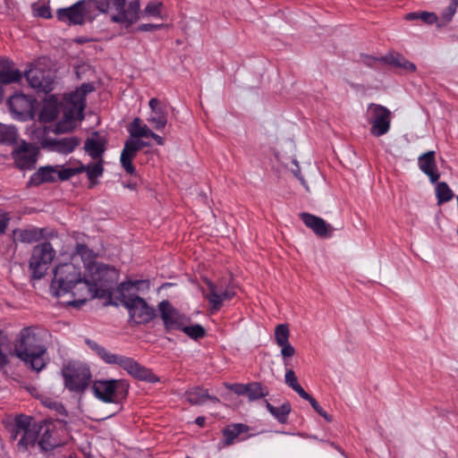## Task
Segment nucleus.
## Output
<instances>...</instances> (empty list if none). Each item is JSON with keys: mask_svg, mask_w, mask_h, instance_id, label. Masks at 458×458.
<instances>
[{"mask_svg": "<svg viewBox=\"0 0 458 458\" xmlns=\"http://www.w3.org/2000/svg\"><path fill=\"white\" fill-rule=\"evenodd\" d=\"M55 256V250L49 242H43L35 246L30 260L33 276L36 278L43 277Z\"/></svg>", "mask_w": 458, "mask_h": 458, "instance_id": "f8f14e48", "label": "nucleus"}, {"mask_svg": "<svg viewBox=\"0 0 458 458\" xmlns=\"http://www.w3.org/2000/svg\"><path fill=\"white\" fill-rule=\"evenodd\" d=\"M84 148L92 159L102 160V155L106 150L105 140L101 138L88 139Z\"/></svg>", "mask_w": 458, "mask_h": 458, "instance_id": "bb28decb", "label": "nucleus"}, {"mask_svg": "<svg viewBox=\"0 0 458 458\" xmlns=\"http://www.w3.org/2000/svg\"><path fill=\"white\" fill-rule=\"evenodd\" d=\"M124 187H127L131 190H134L135 189V184H132V183H129V184H124Z\"/></svg>", "mask_w": 458, "mask_h": 458, "instance_id": "bf43d9fd", "label": "nucleus"}, {"mask_svg": "<svg viewBox=\"0 0 458 458\" xmlns=\"http://www.w3.org/2000/svg\"><path fill=\"white\" fill-rule=\"evenodd\" d=\"M62 375L65 387L76 393L83 392L89 386L91 379L89 368L78 361L67 363L62 370Z\"/></svg>", "mask_w": 458, "mask_h": 458, "instance_id": "423d86ee", "label": "nucleus"}, {"mask_svg": "<svg viewBox=\"0 0 458 458\" xmlns=\"http://www.w3.org/2000/svg\"><path fill=\"white\" fill-rule=\"evenodd\" d=\"M366 118L371 125L370 133L375 137L386 134L390 130L391 112L385 106L370 104L366 110Z\"/></svg>", "mask_w": 458, "mask_h": 458, "instance_id": "9b49d317", "label": "nucleus"}, {"mask_svg": "<svg viewBox=\"0 0 458 458\" xmlns=\"http://www.w3.org/2000/svg\"><path fill=\"white\" fill-rule=\"evenodd\" d=\"M281 355L284 359V365L287 366V359L291 358L295 353V349L293 346L288 343L285 345H281Z\"/></svg>", "mask_w": 458, "mask_h": 458, "instance_id": "a18cd8bd", "label": "nucleus"}, {"mask_svg": "<svg viewBox=\"0 0 458 458\" xmlns=\"http://www.w3.org/2000/svg\"><path fill=\"white\" fill-rule=\"evenodd\" d=\"M115 3L113 4L112 13L110 14V20L120 24L122 27L129 28L132 24L136 23L140 15V0H114Z\"/></svg>", "mask_w": 458, "mask_h": 458, "instance_id": "0eeeda50", "label": "nucleus"}, {"mask_svg": "<svg viewBox=\"0 0 458 458\" xmlns=\"http://www.w3.org/2000/svg\"><path fill=\"white\" fill-rule=\"evenodd\" d=\"M245 429L246 427L243 424H233L225 428L223 432L225 445H232Z\"/></svg>", "mask_w": 458, "mask_h": 458, "instance_id": "72a5a7b5", "label": "nucleus"}, {"mask_svg": "<svg viewBox=\"0 0 458 458\" xmlns=\"http://www.w3.org/2000/svg\"><path fill=\"white\" fill-rule=\"evenodd\" d=\"M38 15L43 18H50L51 17V12L48 7L42 6L37 10Z\"/></svg>", "mask_w": 458, "mask_h": 458, "instance_id": "603ef678", "label": "nucleus"}, {"mask_svg": "<svg viewBox=\"0 0 458 458\" xmlns=\"http://www.w3.org/2000/svg\"><path fill=\"white\" fill-rule=\"evenodd\" d=\"M436 196L437 199V203L442 204L444 202H447L451 200L454 197V193L450 187L445 182H436Z\"/></svg>", "mask_w": 458, "mask_h": 458, "instance_id": "e433bc0d", "label": "nucleus"}, {"mask_svg": "<svg viewBox=\"0 0 458 458\" xmlns=\"http://www.w3.org/2000/svg\"><path fill=\"white\" fill-rule=\"evenodd\" d=\"M384 59L388 64L400 68L404 72L409 73L416 71V65L400 54L391 53L386 55Z\"/></svg>", "mask_w": 458, "mask_h": 458, "instance_id": "cd10ccee", "label": "nucleus"}, {"mask_svg": "<svg viewBox=\"0 0 458 458\" xmlns=\"http://www.w3.org/2000/svg\"><path fill=\"white\" fill-rule=\"evenodd\" d=\"M161 9H162V4L160 2H157V1L150 2L145 7L142 14L144 17L148 16V17L163 19Z\"/></svg>", "mask_w": 458, "mask_h": 458, "instance_id": "ea45409f", "label": "nucleus"}, {"mask_svg": "<svg viewBox=\"0 0 458 458\" xmlns=\"http://www.w3.org/2000/svg\"><path fill=\"white\" fill-rule=\"evenodd\" d=\"M144 283V281H128L120 284L118 286L122 304L128 310L131 318L138 324L149 321L153 317V310L148 307L144 299L135 295H128L126 292Z\"/></svg>", "mask_w": 458, "mask_h": 458, "instance_id": "20e7f679", "label": "nucleus"}, {"mask_svg": "<svg viewBox=\"0 0 458 458\" xmlns=\"http://www.w3.org/2000/svg\"><path fill=\"white\" fill-rule=\"evenodd\" d=\"M92 4H94L97 10H98L102 13H106L108 16L112 13V8L114 0H89Z\"/></svg>", "mask_w": 458, "mask_h": 458, "instance_id": "37998d69", "label": "nucleus"}, {"mask_svg": "<svg viewBox=\"0 0 458 458\" xmlns=\"http://www.w3.org/2000/svg\"><path fill=\"white\" fill-rule=\"evenodd\" d=\"M231 390H233L237 394H247L248 392V385L244 384H234L229 386Z\"/></svg>", "mask_w": 458, "mask_h": 458, "instance_id": "09e8293b", "label": "nucleus"}, {"mask_svg": "<svg viewBox=\"0 0 458 458\" xmlns=\"http://www.w3.org/2000/svg\"><path fill=\"white\" fill-rule=\"evenodd\" d=\"M4 125L0 123V133L4 132Z\"/></svg>", "mask_w": 458, "mask_h": 458, "instance_id": "052dcab7", "label": "nucleus"}, {"mask_svg": "<svg viewBox=\"0 0 458 458\" xmlns=\"http://www.w3.org/2000/svg\"><path fill=\"white\" fill-rule=\"evenodd\" d=\"M420 19L428 24L435 23L437 21V15L434 13L429 12L420 13Z\"/></svg>", "mask_w": 458, "mask_h": 458, "instance_id": "de8ad7c7", "label": "nucleus"}, {"mask_svg": "<svg viewBox=\"0 0 458 458\" xmlns=\"http://www.w3.org/2000/svg\"><path fill=\"white\" fill-rule=\"evenodd\" d=\"M8 216L5 214L0 215V233H4L8 225Z\"/></svg>", "mask_w": 458, "mask_h": 458, "instance_id": "3c124183", "label": "nucleus"}, {"mask_svg": "<svg viewBox=\"0 0 458 458\" xmlns=\"http://www.w3.org/2000/svg\"><path fill=\"white\" fill-rule=\"evenodd\" d=\"M151 113L148 117V122L153 125L156 130H162L167 123V110L157 98H151L148 102Z\"/></svg>", "mask_w": 458, "mask_h": 458, "instance_id": "412c9836", "label": "nucleus"}, {"mask_svg": "<svg viewBox=\"0 0 458 458\" xmlns=\"http://www.w3.org/2000/svg\"><path fill=\"white\" fill-rule=\"evenodd\" d=\"M267 394V391L260 384H249L247 395L250 401L259 399Z\"/></svg>", "mask_w": 458, "mask_h": 458, "instance_id": "a19ab883", "label": "nucleus"}, {"mask_svg": "<svg viewBox=\"0 0 458 458\" xmlns=\"http://www.w3.org/2000/svg\"><path fill=\"white\" fill-rule=\"evenodd\" d=\"M55 428L52 424L43 423L38 426V451H50L61 445V443L54 436Z\"/></svg>", "mask_w": 458, "mask_h": 458, "instance_id": "4be33fe9", "label": "nucleus"}, {"mask_svg": "<svg viewBox=\"0 0 458 458\" xmlns=\"http://www.w3.org/2000/svg\"><path fill=\"white\" fill-rule=\"evenodd\" d=\"M128 132L134 138H148L151 130L140 118L136 117L129 124Z\"/></svg>", "mask_w": 458, "mask_h": 458, "instance_id": "c756f323", "label": "nucleus"}, {"mask_svg": "<svg viewBox=\"0 0 458 458\" xmlns=\"http://www.w3.org/2000/svg\"><path fill=\"white\" fill-rule=\"evenodd\" d=\"M138 142H139V145H140V150L141 148H143L144 147H148V146H150V145H149V143H147V142H145V141L141 140H140V138H138Z\"/></svg>", "mask_w": 458, "mask_h": 458, "instance_id": "13d9d810", "label": "nucleus"}, {"mask_svg": "<svg viewBox=\"0 0 458 458\" xmlns=\"http://www.w3.org/2000/svg\"><path fill=\"white\" fill-rule=\"evenodd\" d=\"M94 87L90 83H83L75 91L70 94L67 99V107L63 119L55 125V132H66L76 126L77 120H82L85 108V97L93 91Z\"/></svg>", "mask_w": 458, "mask_h": 458, "instance_id": "7ed1b4c3", "label": "nucleus"}, {"mask_svg": "<svg viewBox=\"0 0 458 458\" xmlns=\"http://www.w3.org/2000/svg\"><path fill=\"white\" fill-rule=\"evenodd\" d=\"M85 172L89 180L90 181V186L95 184L97 178L100 177L104 172L103 161L95 160L93 163L89 165L79 164L77 166L71 167L69 172H66L65 177H72L77 174Z\"/></svg>", "mask_w": 458, "mask_h": 458, "instance_id": "b1692460", "label": "nucleus"}, {"mask_svg": "<svg viewBox=\"0 0 458 458\" xmlns=\"http://www.w3.org/2000/svg\"><path fill=\"white\" fill-rule=\"evenodd\" d=\"M235 295V292L230 286L223 289L212 282H208V293L206 298L208 300L212 312L217 311L224 302L231 300Z\"/></svg>", "mask_w": 458, "mask_h": 458, "instance_id": "f3484780", "label": "nucleus"}, {"mask_svg": "<svg viewBox=\"0 0 458 458\" xmlns=\"http://www.w3.org/2000/svg\"><path fill=\"white\" fill-rule=\"evenodd\" d=\"M7 351H10V340L4 332L0 331V370L9 363Z\"/></svg>", "mask_w": 458, "mask_h": 458, "instance_id": "4c0bfd02", "label": "nucleus"}, {"mask_svg": "<svg viewBox=\"0 0 458 458\" xmlns=\"http://www.w3.org/2000/svg\"><path fill=\"white\" fill-rule=\"evenodd\" d=\"M38 151L32 144L22 141L13 149V157L21 169H32L37 162Z\"/></svg>", "mask_w": 458, "mask_h": 458, "instance_id": "dca6fc26", "label": "nucleus"}, {"mask_svg": "<svg viewBox=\"0 0 458 458\" xmlns=\"http://www.w3.org/2000/svg\"><path fill=\"white\" fill-rule=\"evenodd\" d=\"M300 216L305 225L311 229L316 235L325 238L332 235L334 227L321 217L309 213H301Z\"/></svg>", "mask_w": 458, "mask_h": 458, "instance_id": "aec40b11", "label": "nucleus"}, {"mask_svg": "<svg viewBox=\"0 0 458 458\" xmlns=\"http://www.w3.org/2000/svg\"><path fill=\"white\" fill-rule=\"evenodd\" d=\"M10 111L16 119H33L35 102L23 94H15L7 101Z\"/></svg>", "mask_w": 458, "mask_h": 458, "instance_id": "2eb2a0df", "label": "nucleus"}, {"mask_svg": "<svg viewBox=\"0 0 458 458\" xmlns=\"http://www.w3.org/2000/svg\"><path fill=\"white\" fill-rule=\"evenodd\" d=\"M46 351L32 327L21 329L14 342V354L38 372L46 366Z\"/></svg>", "mask_w": 458, "mask_h": 458, "instance_id": "f03ea898", "label": "nucleus"}, {"mask_svg": "<svg viewBox=\"0 0 458 458\" xmlns=\"http://www.w3.org/2000/svg\"><path fill=\"white\" fill-rule=\"evenodd\" d=\"M56 16L59 21L69 25H81L87 20H92L94 15L89 9V4L85 0H81L68 8L57 10Z\"/></svg>", "mask_w": 458, "mask_h": 458, "instance_id": "4468645a", "label": "nucleus"}, {"mask_svg": "<svg viewBox=\"0 0 458 458\" xmlns=\"http://www.w3.org/2000/svg\"><path fill=\"white\" fill-rule=\"evenodd\" d=\"M186 397L191 404L199 405L204 403L208 399H213L208 394V391L200 388L194 387L186 392Z\"/></svg>", "mask_w": 458, "mask_h": 458, "instance_id": "473e14b6", "label": "nucleus"}, {"mask_svg": "<svg viewBox=\"0 0 458 458\" xmlns=\"http://www.w3.org/2000/svg\"><path fill=\"white\" fill-rule=\"evenodd\" d=\"M158 308L161 318L167 330H179L187 319L184 315L181 314L166 301H161Z\"/></svg>", "mask_w": 458, "mask_h": 458, "instance_id": "a211bd4d", "label": "nucleus"}, {"mask_svg": "<svg viewBox=\"0 0 458 458\" xmlns=\"http://www.w3.org/2000/svg\"><path fill=\"white\" fill-rule=\"evenodd\" d=\"M70 170L71 167L64 165L41 167L31 176V182L36 184H40L43 182H55L57 179L63 181L67 180L70 177H65V174H67L66 172Z\"/></svg>", "mask_w": 458, "mask_h": 458, "instance_id": "6ab92c4d", "label": "nucleus"}, {"mask_svg": "<svg viewBox=\"0 0 458 458\" xmlns=\"http://www.w3.org/2000/svg\"><path fill=\"white\" fill-rule=\"evenodd\" d=\"M457 6V4H449L442 13L443 19L446 21H450L456 12Z\"/></svg>", "mask_w": 458, "mask_h": 458, "instance_id": "49530a36", "label": "nucleus"}, {"mask_svg": "<svg viewBox=\"0 0 458 458\" xmlns=\"http://www.w3.org/2000/svg\"><path fill=\"white\" fill-rule=\"evenodd\" d=\"M405 19L408 21L420 19V13H410L405 15Z\"/></svg>", "mask_w": 458, "mask_h": 458, "instance_id": "6e6d98bb", "label": "nucleus"}, {"mask_svg": "<svg viewBox=\"0 0 458 458\" xmlns=\"http://www.w3.org/2000/svg\"><path fill=\"white\" fill-rule=\"evenodd\" d=\"M289 335L290 332L287 325L280 324L276 326L275 329V340L279 346L285 345L289 343Z\"/></svg>", "mask_w": 458, "mask_h": 458, "instance_id": "58836bf2", "label": "nucleus"}, {"mask_svg": "<svg viewBox=\"0 0 458 458\" xmlns=\"http://www.w3.org/2000/svg\"><path fill=\"white\" fill-rule=\"evenodd\" d=\"M21 72L14 67V64L7 60H0V81L4 84L19 81Z\"/></svg>", "mask_w": 458, "mask_h": 458, "instance_id": "a878e982", "label": "nucleus"}, {"mask_svg": "<svg viewBox=\"0 0 458 458\" xmlns=\"http://www.w3.org/2000/svg\"><path fill=\"white\" fill-rule=\"evenodd\" d=\"M46 66L47 59H39L31 64L24 75L31 88L48 92L53 89L54 79L51 70L47 69Z\"/></svg>", "mask_w": 458, "mask_h": 458, "instance_id": "6e6552de", "label": "nucleus"}, {"mask_svg": "<svg viewBox=\"0 0 458 458\" xmlns=\"http://www.w3.org/2000/svg\"><path fill=\"white\" fill-rule=\"evenodd\" d=\"M179 330L185 333L191 339L197 340L199 338H202L206 331L203 327L199 324L189 325V319L187 318L183 323V326L179 328Z\"/></svg>", "mask_w": 458, "mask_h": 458, "instance_id": "f704fd0d", "label": "nucleus"}, {"mask_svg": "<svg viewBox=\"0 0 458 458\" xmlns=\"http://www.w3.org/2000/svg\"><path fill=\"white\" fill-rule=\"evenodd\" d=\"M44 233V229L29 228L16 231L14 235L21 242L31 243L43 239L45 237Z\"/></svg>", "mask_w": 458, "mask_h": 458, "instance_id": "c85d7f7f", "label": "nucleus"}, {"mask_svg": "<svg viewBox=\"0 0 458 458\" xmlns=\"http://www.w3.org/2000/svg\"><path fill=\"white\" fill-rule=\"evenodd\" d=\"M139 150L140 145L138 142V138L130 136L124 144L120 157L122 166L130 174H133L135 173V168L132 165V159L136 157V154Z\"/></svg>", "mask_w": 458, "mask_h": 458, "instance_id": "5701e85b", "label": "nucleus"}, {"mask_svg": "<svg viewBox=\"0 0 458 458\" xmlns=\"http://www.w3.org/2000/svg\"><path fill=\"white\" fill-rule=\"evenodd\" d=\"M293 164H294V165H295V166H296V169L293 170V174L295 175V177H297V178L301 181V182L303 185H305V181H304L303 177H302V176H301V174L300 168H299V166H298V163H297V161H296V160H294V161H293Z\"/></svg>", "mask_w": 458, "mask_h": 458, "instance_id": "864d4df0", "label": "nucleus"}, {"mask_svg": "<svg viewBox=\"0 0 458 458\" xmlns=\"http://www.w3.org/2000/svg\"><path fill=\"white\" fill-rule=\"evenodd\" d=\"M58 114V105L55 100L48 99L43 105L39 114L40 121L44 123L52 122Z\"/></svg>", "mask_w": 458, "mask_h": 458, "instance_id": "7c9ffc66", "label": "nucleus"}, {"mask_svg": "<svg viewBox=\"0 0 458 458\" xmlns=\"http://www.w3.org/2000/svg\"><path fill=\"white\" fill-rule=\"evenodd\" d=\"M205 421H206V419L204 417H198L196 420H195V423L199 426V427H203L204 424H205Z\"/></svg>", "mask_w": 458, "mask_h": 458, "instance_id": "4d7b16f0", "label": "nucleus"}, {"mask_svg": "<svg viewBox=\"0 0 458 458\" xmlns=\"http://www.w3.org/2000/svg\"><path fill=\"white\" fill-rule=\"evenodd\" d=\"M450 4H457L458 5V0H450Z\"/></svg>", "mask_w": 458, "mask_h": 458, "instance_id": "680f3d73", "label": "nucleus"}, {"mask_svg": "<svg viewBox=\"0 0 458 458\" xmlns=\"http://www.w3.org/2000/svg\"><path fill=\"white\" fill-rule=\"evenodd\" d=\"M16 435H21L17 444L19 452H35L38 450V426L31 424V420L26 416H21L16 420Z\"/></svg>", "mask_w": 458, "mask_h": 458, "instance_id": "9d476101", "label": "nucleus"}, {"mask_svg": "<svg viewBox=\"0 0 458 458\" xmlns=\"http://www.w3.org/2000/svg\"><path fill=\"white\" fill-rule=\"evenodd\" d=\"M418 165L422 173L428 176L432 183H436L440 177L437 170L435 151H428L418 157Z\"/></svg>", "mask_w": 458, "mask_h": 458, "instance_id": "393cba45", "label": "nucleus"}, {"mask_svg": "<svg viewBox=\"0 0 458 458\" xmlns=\"http://www.w3.org/2000/svg\"><path fill=\"white\" fill-rule=\"evenodd\" d=\"M88 346L96 352V353L106 362L108 363L110 359L108 357L113 356V352L107 351L104 347L98 345L96 342L91 340H86Z\"/></svg>", "mask_w": 458, "mask_h": 458, "instance_id": "79ce46f5", "label": "nucleus"}, {"mask_svg": "<svg viewBox=\"0 0 458 458\" xmlns=\"http://www.w3.org/2000/svg\"><path fill=\"white\" fill-rule=\"evenodd\" d=\"M285 383L294 390L301 398H308L309 394L304 391L301 386L298 383L295 373L293 369H286L285 371Z\"/></svg>", "mask_w": 458, "mask_h": 458, "instance_id": "c9c22d12", "label": "nucleus"}, {"mask_svg": "<svg viewBox=\"0 0 458 458\" xmlns=\"http://www.w3.org/2000/svg\"><path fill=\"white\" fill-rule=\"evenodd\" d=\"M164 24H152V23H147V24H141L138 27V30L140 31H152L155 30H158L163 28Z\"/></svg>", "mask_w": 458, "mask_h": 458, "instance_id": "8fccbe9b", "label": "nucleus"}, {"mask_svg": "<svg viewBox=\"0 0 458 458\" xmlns=\"http://www.w3.org/2000/svg\"><path fill=\"white\" fill-rule=\"evenodd\" d=\"M47 130V126L37 129L35 138L38 140L43 148H48L52 151L58 152L60 154L67 155L72 153L75 148L79 145V140L75 137H64L59 139L47 138L45 134Z\"/></svg>", "mask_w": 458, "mask_h": 458, "instance_id": "ddd939ff", "label": "nucleus"}, {"mask_svg": "<svg viewBox=\"0 0 458 458\" xmlns=\"http://www.w3.org/2000/svg\"><path fill=\"white\" fill-rule=\"evenodd\" d=\"M148 137L152 138L153 140H155L156 142L158 145H160V146L164 145V143H165L164 139L161 136H159V135L156 134L155 132H153L152 131H151V132H150Z\"/></svg>", "mask_w": 458, "mask_h": 458, "instance_id": "5fc2aeb1", "label": "nucleus"}, {"mask_svg": "<svg viewBox=\"0 0 458 458\" xmlns=\"http://www.w3.org/2000/svg\"><path fill=\"white\" fill-rule=\"evenodd\" d=\"M128 388L123 379H99L92 385L96 398L106 403H120L127 396Z\"/></svg>", "mask_w": 458, "mask_h": 458, "instance_id": "39448f33", "label": "nucleus"}, {"mask_svg": "<svg viewBox=\"0 0 458 458\" xmlns=\"http://www.w3.org/2000/svg\"><path fill=\"white\" fill-rule=\"evenodd\" d=\"M266 407L273 417L280 423L286 422L288 414L291 411V405L289 403H284L280 407H275L268 402H266Z\"/></svg>", "mask_w": 458, "mask_h": 458, "instance_id": "2f4dec72", "label": "nucleus"}, {"mask_svg": "<svg viewBox=\"0 0 458 458\" xmlns=\"http://www.w3.org/2000/svg\"><path fill=\"white\" fill-rule=\"evenodd\" d=\"M116 280L114 268L98 264L93 250L77 244L70 260L55 267L50 291L56 297L70 294L73 300L69 304L80 307L89 299L109 294Z\"/></svg>", "mask_w": 458, "mask_h": 458, "instance_id": "f257e3e1", "label": "nucleus"}, {"mask_svg": "<svg viewBox=\"0 0 458 458\" xmlns=\"http://www.w3.org/2000/svg\"><path fill=\"white\" fill-rule=\"evenodd\" d=\"M108 358L110 359V361L107 364L117 365L121 369H124L127 374L136 379L150 383H156L158 381V377L153 374L150 369L140 365L137 360L131 357L114 353L113 356Z\"/></svg>", "mask_w": 458, "mask_h": 458, "instance_id": "1a4fd4ad", "label": "nucleus"}, {"mask_svg": "<svg viewBox=\"0 0 458 458\" xmlns=\"http://www.w3.org/2000/svg\"><path fill=\"white\" fill-rule=\"evenodd\" d=\"M305 400H307L310 405L312 406V408L319 414L321 415L323 418H325L327 421H331L332 420V417L327 414L323 409L322 407L318 404V403L309 394V397L308 398H304Z\"/></svg>", "mask_w": 458, "mask_h": 458, "instance_id": "c03bdc74", "label": "nucleus"}]
</instances>
